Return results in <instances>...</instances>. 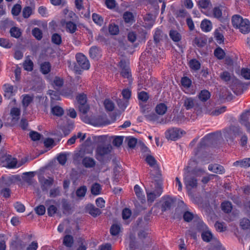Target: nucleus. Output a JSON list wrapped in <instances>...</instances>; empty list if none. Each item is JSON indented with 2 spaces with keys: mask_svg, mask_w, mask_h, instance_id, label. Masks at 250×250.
Here are the masks:
<instances>
[{
  "mask_svg": "<svg viewBox=\"0 0 250 250\" xmlns=\"http://www.w3.org/2000/svg\"><path fill=\"white\" fill-rule=\"evenodd\" d=\"M231 21L233 26L239 30L243 34H247L250 31V23L248 20L235 15L232 16Z\"/></svg>",
  "mask_w": 250,
  "mask_h": 250,
  "instance_id": "nucleus-1",
  "label": "nucleus"
},
{
  "mask_svg": "<svg viewBox=\"0 0 250 250\" xmlns=\"http://www.w3.org/2000/svg\"><path fill=\"white\" fill-rule=\"evenodd\" d=\"M207 226L202 222L200 221L198 224L197 229L199 231L203 230L201 236L204 241L209 242L213 238V235L208 230H206Z\"/></svg>",
  "mask_w": 250,
  "mask_h": 250,
  "instance_id": "nucleus-2",
  "label": "nucleus"
},
{
  "mask_svg": "<svg viewBox=\"0 0 250 250\" xmlns=\"http://www.w3.org/2000/svg\"><path fill=\"white\" fill-rule=\"evenodd\" d=\"M185 184L188 189L191 190L192 188H196L197 186V180L193 176L192 173L188 172L185 174Z\"/></svg>",
  "mask_w": 250,
  "mask_h": 250,
  "instance_id": "nucleus-3",
  "label": "nucleus"
},
{
  "mask_svg": "<svg viewBox=\"0 0 250 250\" xmlns=\"http://www.w3.org/2000/svg\"><path fill=\"white\" fill-rule=\"evenodd\" d=\"M112 146L108 145H99L96 150V157L99 159L110 152L112 150Z\"/></svg>",
  "mask_w": 250,
  "mask_h": 250,
  "instance_id": "nucleus-4",
  "label": "nucleus"
},
{
  "mask_svg": "<svg viewBox=\"0 0 250 250\" xmlns=\"http://www.w3.org/2000/svg\"><path fill=\"white\" fill-rule=\"evenodd\" d=\"M78 65L83 70H87L90 67V63L87 58L82 53L76 55Z\"/></svg>",
  "mask_w": 250,
  "mask_h": 250,
  "instance_id": "nucleus-5",
  "label": "nucleus"
},
{
  "mask_svg": "<svg viewBox=\"0 0 250 250\" xmlns=\"http://www.w3.org/2000/svg\"><path fill=\"white\" fill-rule=\"evenodd\" d=\"M183 131L177 128L169 129L166 132V137L171 140H175L181 137Z\"/></svg>",
  "mask_w": 250,
  "mask_h": 250,
  "instance_id": "nucleus-6",
  "label": "nucleus"
},
{
  "mask_svg": "<svg viewBox=\"0 0 250 250\" xmlns=\"http://www.w3.org/2000/svg\"><path fill=\"white\" fill-rule=\"evenodd\" d=\"M220 77L223 81L227 83L228 84H229L231 87L232 86V83H237V80L233 75L227 71H224L221 73Z\"/></svg>",
  "mask_w": 250,
  "mask_h": 250,
  "instance_id": "nucleus-7",
  "label": "nucleus"
},
{
  "mask_svg": "<svg viewBox=\"0 0 250 250\" xmlns=\"http://www.w3.org/2000/svg\"><path fill=\"white\" fill-rule=\"evenodd\" d=\"M119 65L122 69L121 75L124 78L129 79L131 77V74L128 62L125 60H121L119 62Z\"/></svg>",
  "mask_w": 250,
  "mask_h": 250,
  "instance_id": "nucleus-8",
  "label": "nucleus"
},
{
  "mask_svg": "<svg viewBox=\"0 0 250 250\" xmlns=\"http://www.w3.org/2000/svg\"><path fill=\"white\" fill-rule=\"evenodd\" d=\"M3 90L4 96L8 99L14 96L17 91L16 87H14L13 85L8 83L5 84L3 85Z\"/></svg>",
  "mask_w": 250,
  "mask_h": 250,
  "instance_id": "nucleus-9",
  "label": "nucleus"
},
{
  "mask_svg": "<svg viewBox=\"0 0 250 250\" xmlns=\"http://www.w3.org/2000/svg\"><path fill=\"white\" fill-rule=\"evenodd\" d=\"M2 162L3 166L9 168L16 167L17 164L16 159L9 155H6L3 157Z\"/></svg>",
  "mask_w": 250,
  "mask_h": 250,
  "instance_id": "nucleus-10",
  "label": "nucleus"
},
{
  "mask_svg": "<svg viewBox=\"0 0 250 250\" xmlns=\"http://www.w3.org/2000/svg\"><path fill=\"white\" fill-rule=\"evenodd\" d=\"M39 182L41 183L42 190L44 191L47 190L48 187L53 185L54 179L51 177H49L48 179H45L44 177H42L40 178Z\"/></svg>",
  "mask_w": 250,
  "mask_h": 250,
  "instance_id": "nucleus-11",
  "label": "nucleus"
},
{
  "mask_svg": "<svg viewBox=\"0 0 250 250\" xmlns=\"http://www.w3.org/2000/svg\"><path fill=\"white\" fill-rule=\"evenodd\" d=\"M62 14L63 15V19L61 20V23L62 26L64 25L66 22L69 21V20L73 19V17L75 14L72 11H70L67 8H65L62 11Z\"/></svg>",
  "mask_w": 250,
  "mask_h": 250,
  "instance_id": "nucleus-12",
  "label": "nucleus"
},
{
  "mask_svg": "<svg viewBox=\"0 0 250 250\" xmlns=\"http://www.w3.org/2000/svg\"><path fill=\"white\" fill-rule=\"evenodd\" d=\"M138 237L143 242H150V230L148 229H145L139 231Z\"/></svg>",
  "mask_w": 250,
  "mask_h": 250,
  "instance_id": "nucleus-13",
  "label": "nucleus"
},
{
  "mask_svg": "<svg viewBox=\"0 0 250 250\" xmlns=\"http://www.w3.org/2000/svg\"><path fill=\"white\" fill-rule=\"evenodd\" d=\"M162 193V188H160L155 192L146 191L147 202L148 203H152L154 201L155 199L157 197L160 196L161 195Z\"/></svg>",
  "mask_w": 250,
  "mask_h": 250,
  "instance_id": "nucleus-14",
  "label": "nucleus"
},
{
  "mask_svg": "<svg viewBox=\"0 0 250 250\" xmlns=\"http://www.w3.org/2000/svg\"><path fill=\"white\" fill-rule=\"evenodd\" d=\"M174 202L173 198L169 196L166 197L164 198V201L162 206V210L165 211L170 209Z\"/></svg>",
  "mask_w": 250,
  "mask_h": 250,
  "instance_id": "nucleus-15",
  "label": "nucleus"
},
{
  "mask_svg": "<svg viewBox=\"0 0 250 250\" xmlns=\"http://www.w3.org/2000/svg\"><path fill=\"white\" fill-rule=\"evenodd\" d=\"M196 104V100L192 97H185L184 99V106L187 110L193 108Z\"/></svg>",
  "mask_w": 250,
  "mask_h": 250,
  "instance_id": "nucleus-16",
  "label": "nucleus"
},
{
  "mask_svg": "<svg viewBox=\"0 0 250 250\" xmlns=\"http://www.w3.org/2000/svg\"><path fill=\"white\" fill-rule=\"evenodd\" d=\"M208 169L210 171L219 174L224 173L225 172L224 167L218 164L209 165Z\"/></svg>",
  "mask_w": 250,
  "mask_h": 250,
  "instance_id": "nucleus-17",
  "label": "nucleus"
},
{
  "mask_svg": "<svg viewBox=\"0 0 250 250\" xmlns=\"http://www.w3.org/2000/svg\"><path fill=\"white\" fill-rule=\"evenodd\" d=\"M233 166L234 167L248 168L250 167V158H245L242 160L236 161L233 163Z\"/></svg>",
  "mask_w": 250,
  "mask_h": 250,
  "instance_id": "nucleus-18",
  "label": "nucleus"
},
{
  "mask_svg": "<svg viewBox=\"0 0 250 250\" xmlns=\"http://www.w3.org/2000/svg\"><path fill=\"white\" fill-rule=\"evenodd\" d=\"M211 143V140L209 136H206L203 138L200 141L197 147V151H199L205 148Z\"/></svg>",
  "mask_w": 250,
  "mask_h": 250,
  "instance_id": "nucleus-19",
  "label": "nucleus"
},
{
  "mask_svg": "<svg viewBox=\"0 0 250 250\" xmlns=\"http://www.w3.org/2000/svg\"><path fill=\"white\" fill-rule=\"evenodd\" d=\"M250 116V113L249 111L242 113L240 116V122L247 127L248 131L249 130L248 120Z\"/></svg>",
  "mask_w": 250,
  "mask_h": 250,
  "instance_id": "nucleus-20",
  "label": "nucleus"
},
{
  "mask_svg": "<svg viewBox=\"0 0 250 250\" xmlns=\"http://www.w3.org/2000/svg\"><path fill=\"white\" fill-rule=\"evenodd\" d=\"M33 62L31 60L30 56H27L23 63L24 69L26 71H31L33 70Z\"/></svg>",
  "mask_w": 250,
  "mask_h": 250,
  "instance_id": "nucleus-21",
  "label": "nucleus"
},
{
  "mask_svg": "<svg viewBox=\"0 0 250 250\" xmlns=\"http://www.w3.org/2000/svg\"><path fill=\"white\" fill-rule=\"evenodd\" d=\"M21 114L20 109L17 107H13L11 109L10 115L12 117V121L13 123L17 122L19 119Z\"/></svg>",
  "mask_w": 250,
  "mask_h": 250,
  "instance_id": "nucleus-22",
  "label": "nucleus"
},
{
  "mask_svg": "<svg viewBox=\"0 0 250 250\" xmlns=\"http://www.w3.org/2000/svg\"><path fill=\"white\" fill-rule=\"evenodd\" d=\"M51 112L53 115L58 117L62 116L64 113L63 108L59 105H51Z\"/></svg>",
  "mask_w": 250,
  "mask_h": 250,
  "instance_id": "nucleus-23",
  "label": "nucleus"
},
{
  "mask_svg": "<svg viewBox=\"0 0 250 250\" xmlns=\"http://www.w3.org/2000/svg\"><path fill=\"white\" fill-rule=\"evenodd\" d=\"M89 55L93 59H98L101 55L100 49L96 46H92L90 48Z\"/></svg>",
  "mask_w": 250,
  "mask_h": 250,
  "instance_id": "nucleus-24",
  "label": "nucleus"
},
{
  "mask_svg": "<svg viewBox=\"0 0 250 250\" xmlns=\"http://www.w3.org/2000/svg\"><path fill=\"white\" fill-rule=\"evenodd\" d=\"M214 34V38L218 43L221 44L224 42V38L223 35V31L221 28L216 29Z\"/></svg>",
  "mask_w": 250,
  "mask_h": 250,
  "instance_id": "nucleus-25",
  "label": "nucleus"
},
{
  "mask_svg": "<svg viewBox=\"0 0 250 250\" xmlns=\"http://www.w3.org/2000/svg\"><path fill=\"white\" fill-rule=\"evenodd\" d=\"M198 97L200 101L206 102L210 98V93L207 90H202L198 95Z\"/></svg>",
  "mask_w": 250,
  "mask_h": 250,
  "instance_id": "nucleus-26",
  "label": "nucleus"
},
{
  "mask_svg": "<svg viewBox=\"0 0 250 250\" xmlns=\"http://www.w3.org/2000/svg\"><path fill=\"white\" fill-rule=\"evenodd\" d=\"M201 28L204 32H209L212 29L211 22L208 20H203L201 23Z\"/></svg>",
  "mask_w": 250,
  "mask_h": 250,
  "instance_id": "nucleus-27",
  "label": "nucleus"
},
{
  "mask_svg": "<svg viewBox=\"0 0 250 250\" xmlns=\"http://www.w3.org/2000/svg\"><path fill=\"white\" fill-rule=\"evenodd\" d=\"M197 4L200 8L204 9L210 8L212 6L210 0H199Z\"/></svg>",
  "mask_w": 250,
  "mask_h": 250,
  "instance_id": "nucleus-28",
  "label": "nucleus"
},
{
  "mask_svg": "<svg viewBox=\"0 0 250 250\" xmlns=\"http://www.w3.org/2000/svg\"><path fill=\"white\" fill-rule=\"evenodd\" d=\"M63 244L67 248H71L73 245L74 239L73 237L71 235H66L63 239Z\"/></svg>",
  "mask_w": 250,
  "mask_h": 250,
  "instance_id": "nucleus-29",
  "label": "nucleus"
},
{
  "mask_svg": "<svg viewBox=\"0 0 250 250\" xmlns=\"http://www.w3.org/2000/svg\"><path fill=\"white\" fill-rule=\"evenodd\" d=\"M83 164L86 167H93L95 165V161L93 158L85 157L83 160Z\"/></svg>",
  "mask_w": 250,
  "mask_h": 250,
  "instance_id": "nucleus-30",
  "label": "nucleus"
},
{
  "mask_svg": "<svg viewBox=\"0 0 250 250\" xmlns=\"http://www.w3.org/2000/svg\"><path fill=\"white\" fill-rule=\"evenodd\" d=\"M33 97L28 94L22 95V104L23 106L26 108L32 102Z\"/></svg>",
  "mask_w": 250,
  "mask_h": 250,
  "instance_id": "nucleus-31",
  "label": "nucleus"
},
{
  "mask_svg": "<svg viewBox=\"0 0 250 250\" xmlns=\"http://www.w3.org/2000/svg\"><path fill=\"white\" fill-rule=\"evenodd\" d=\"M102 188L101 185L98 183H94L91 188V192L93 195H98L101 193Z\"/></svg>",
  "mask_w": 250,
  "mask_h": 250,
  "instance_id": "nucleus-32",
  "label": "nucleus"
},
{
  "mask_svg": "<svg viewBox=\"0 0 250 250\" xmlns=\"http://www.w3.org/2000/svg\"><path fill=\"white\" fill-rule=\"evenodd\" d=\"M155 110L158 114L164 115L167 111V106L165 104L161 103L156 106Z\"/></svg>",
  "mask_w": 250,
  "mask_h": 250,
  "instance_id": "nucleus-33",
  "label": "nucleus"
},
{
  "mask_svg": "<svg viewBox=\"0 0 250 250\" xmlns=\"http://www.w3.org/2000/svg\"><path fill=\"white\" fill-rule=\"evenodd\" d=\"M88 210L89 214L94 217L99 215L101 213V211L99 208L92 205L88 207Z\"/></svg>",
  "mask_w": 250,
  "mask_h": 250,
  "instance_id": "nucleus-34",
  "label": "nucleus"
},
{
  "mask_svg": "<svg viewBox=\"0 0 250 250\" xmlns=\"http://www.w3.org/2000/svg\"><path fill=\"white\" fill-rule=\"evenodd\" d=\"M64 25H65L66 30L67 32H69L70 33H73L76 31L77 26L73 22L70 21L66 22L64 23Z\"/></svg>",
  "mask_w": 250,
  "mask_h": 250,
  "instance_id": "nucleus-35",
  "label": "nucleus"
},
{
  "mask_svg": "<svg viewBox=\"0 0 250 250\" xmlns=\"http://www.w3.org/2000/svg\"><path fill=\"white\" fill-rule=\"evenodd\" d=\"M10 33L12 37L19 38L21 35V29L17 27H12L10 30Z\"/></svg>",
  "mask_w": 250,
  "mask_h": 250,
  "instance_id": "nucleus-36",
  "label": "nucleus"
},
{
  "mask_svg": "<svg viewBox=\"0 0 250 250\" xmlns=\"http://www.w3.org/2000/svg\"><path fill=\"white\" fill-rule=\"evenodd\" d=\"M41 71L44 74H48L51 69V65L49 62H44L41 64Z\"/></svg>",
  "mask_w": 250,
  "mask_h": 250,
  "instance_id": "nucleus-37",
  "label": "nucleus"
},
{
  "mask_svg": "<svg viewBox=\"0 0 250 250\" xmlns=\"http://www.w3.org/2000/svg\"><path fill=\"white\" fill-rule=\"evenodd\" d=\"M87 191V188L85 186H82L78 188L76 191V194L79 198H83L85 196Z\"/></svg>",
  "mask_w": 250,
  "mask_h": 250,
  "instance_id": "nucleus-38",
  "label": "nucleus"
},
{
  "mask_svg": "<svg viewBox=\"0 0 250 250\" xmlns=\"http://www.w3.org/2000/svg\"><path fill=\"white\" fill-rule=\"evenodd\" d=\"M91 124L94 126H102L108 124L104 120L103 118L98 117L92 121Z\"/></svg>",
  "mask_w": 250,
  "mask_h": 250,
  "instance_id": "nucleus-39",
  "label": "nucleus"
},
{
  "mask_svg": "<svg viewBox=\"0 0 250 250\" xmlns=\"http://www.w3.org/2000/svg\"><path fill=\"white\" fill-rule=\"evenodd\" d=\"M92 20L97 24L101 26L104 23L103 18L99 14L93 13L92 14Z\"/></svg>",
  "mask_w": 250,
  "mask_h": 250,
  "instance_id": "nucleus-40",
  "label": "nucleus"
},
{
  "mask_svg": "<svg viewBox=\"0 0 250 250\" xmlns=\"http://www.w3.org/2000/svg\"><path fill=\"white\" fill-rule=\"evenodd\" d=\"M123 18L126 23H132L134 21V16L130 12H125L123 15Z\"/></svg>",
  "mask_w": 250,
  "mask_h": 250,
  "instance_id": "nucleus-41",
  "label": "nucleus"
},
{
  "mask_svg": "<svg viewBox=\"0 0 250 250\" xmlns=\"http://www.w3.org/2000/svg\"><path fill=\"white\" fill-rule=\"evenodd\" d=\"M169 36L170 38L175 42H179L181 39L180 34L177 31L175 30L170 31Z\"/></svg>",
  "mask_w": 250,
  "mask_h": 250,
  "instance_id": "nucleus-42",
  "label": "nucleus"
},
{
  "mask_svg": "<svg viewBox=\"0 0 250 250\" xmlns=\"http://www.w3.org/2000/svg\"><path fill=\"white\" fill-rule=\"evenodd\" d=\"M135 194L136 196L139 198V199L145 200V195L143 194V191H142L141 188L138 185H136L134 186V188Z\"/></svg>",
  "mask_w": 250,
  "mask_h": 250,
  "instance_id": "nucleus-43",
  "label": "nucleus"
},
{
  "mask_svg": "<svg viewBox=\"0 0 250 250\" xmlns=\"http://www.w3.org/2000/svg\"><path fill=\"white\" fill-rule=\"evenodd\" d=\"M121 231V226L118 224H113L110 228V233L112 235H117Z\"/></svg>",
  "mask_w": 250,
  "mask_h": 250,
  "instance_id": "nucleus-44",
  "label": "nucleus"
},
{
  "mask_svg": "<svg viewBox=\"0 0 250 250\" xmlns=\"http://www.w3.org/2000/svg\"><path fill=\"white\" fill-rule=\"evenodd\" d=\"M136 242L135 241V237L133 235H131L129 239V250H135L136 249Z\"/></svg>",
  "mask_w": 250,
  "mask_h": 250,
  "instance_id": "nucleus-45",
  "label": "nucleus"
},
{
  "mask_svg": "<svg viewBox=\"0 0 250 250\" xmlns=\"http://www.w3.org/2000/svg\"><path fill=\"white\" fill-rule=\"evenodd\" d=\"M214 55L219 60H222L224 58L225 53L224 50L220 48H217L214 52Z\"/></svg>",
  "mask_w": 250,
  "mask_h": 250,
  "instance_id": "nucleus-46",
  "label": "nucleus"
},
{
  "mask_svg": "<svg viewBox=\"0 0 250 250\" xmlns=\"http://www.w3.org/2000/svg\"><path fill=\"white\" fill-rule=\"evenodd\" d=\"M181 83L184 88L188 89L191 85V81L187 77H184L181 79Z\"/></svg>",
  "mask_w": 250,
  "mask_h": 250,
  "instance_id": "nucleus-47",
  "label": "nucleus"
},
{
  "mask_svg": "<svg viewBox=\"0 0 250 250\" xmlns=\"http://www.w3.org/2000/svg\"><path fill=\"white\" fill-rule=\"evenodd\" d=\"M51 40L53 43L57 45H59L62 43V37L60 35L57 33H54L52 35Z\"/></svg>",
  "mask_w": 250,
  "mask_h": 250,
  "instance_id": "nucleus-48",
  "label": "nucleus"
},
{
  "mask_svg": "<svg viewBox=\"0 0 250 250\" xmlns=\"http://www.w3.org/2000/svg\"><path fill=\"white\" fill-rule=\"evenodd\" d=\"M222 210L226 212L229 213L231 211L232 209L231 204L229 202H225L221 205Z\"/></svg>",
  "mask_w": 250,
  "mask_h": 250,
  "instance_id": "nucleus-49",
  "label": "nucleus"
},
{
  "mask_svg": "<svg viewBox=\"0 0 250 250\" xmlns=\"http://www.w3.org/2000/svg\"><path fill=\"white\" fill-rule=\"evenodd\" d=\"M189 65L191 69L197 70L200 68L201 64L199 61L193 59L189 62Z\"/></svg>",
  "mask_w": 250,
  "mask_h": 250,
  "instance_id": "nucleus-50",
  "label": "nucleus"
},
{
  "mask_svg": "<svg viewBox=\"0 0 250 250\" xmlns=\"http://www.w3.org/2000/svg\"><path fill=\"white\" fill-rule=\"evenodd\" d=\"M146 161L150 167H157L156 161L153 156L151 155L147 156L146 158Z\"/></svg>",
  "mask_w": 250,
  "mask_h": 250,
  "instance_id": "nucleus-51",
  "label": "nucleus"
},
{
  "mask_svg": "<svg viewBox=\"0 0 250 250\" xmlns=\"http://www.w3.org/2000/svg\"><path fill=\"white\" fill-rule=\"evenodd\" d=\"M88 0H75V5L76 8L80 11L83 9L84 4H86Z\"/></svg>",
  "mask_w": 250,
  "mask_h": 250,
  "instance_id": "nucleus-52",
  "label": "nucleus"
},
{
  "mask_svg": "<svg viewBox=\"0 0 250 250\" xmlns=\"http://www.w3.org/2000/svg\"><path fill=\"white\" fill-rule=\"evenodd\" d=\"M142 112L145 114V117L148 121H154L156 120L157 116L153 112H151L150 113H148V111H147V112L146 113V112L145 110H144Z\"/></svg>",
  "mask_w": 250,
  "mask_h": 250,
  "instance_id": "nucleus-53",
  "label": "nucleus"
},
{
  "mask_svg": "<svg viewBox=\"0 0 250 250\" xmlns=\"http://www.w3.org/2000/svg\"><path fill=\"white\" fill-rule=\"evenodd\" d=\"M104 105L108 111H112L114 109V104L110 100L106 99L104 102Z\"/></svg>",
  "mask_w": 250,
  "mask_h": 250,
  "instance_id": "nucleus-54",
  "label": "nucleus"
},
{
  "mask_svg": "<svg viewBox=\"0 0 250 250\" xmlns=\"http://www.w3.org/2000/svg\"><path fill=\"white\" fill-rule=\"evenodd\" d=\"M12 44L9 42V40L5 38H0V46L6 48H10Z\"/></svg>",
  "mask_w": 250,
  "mask_h": 250,
  "instance_id": "nucleus-55",
  "label": "nucleus"
},
{
  "mask_svg": "<svg viewBox=\"0 0 250 250\" xmlns=\"http://www.w3.org/2000/svg\"><path fill=\"white\" fill-rule=\"evenodd\" d=\"M32 14V9L29 6L25 7L22 10V16L24 18H29Z\"/></svg>",
  "mask_w": 250,
  "mask_h": 250,
  "instance_id": "nucleus-56",
  "label": "nucleus"
},
{
  "mask_svg": "<svg viewBox=\"0 0 250 250\" xmlns=\"http://www.w3.org/2000/svg\"><path fill=\"white\" fill-rule=\"evenodd\" d=\"M33 35L38 40H41L42 38V32L38 28H35L32 30Z\"/></svg>",
  "mask_w": 250,
  "mask_h": 250,
  "instance_id": "nucleus-57",
  "label": "nucleus"
},
{
  "mask_svg": "<svg viewBox=\"0 0 250 250\" xmlns=\"http://www.w3.org/2000/svg\"><path fill=\"white\" fill-rule=\"evenodd\" d=\"M196 217L193 213L188 211H185L183 215L184 219L186 222H190Z\"/></svg>",
  "mask_w": 250,
  "mask_h": 250,
  "instance_id": "nucleus-58",
  "label": "nucleus"
},
{
  "mask_svg": "<svg viewBox=\"0 0 250 250\" xmlns=\"http://www.w3.org/2000/svg\"><path fill=\"white\" fill-rule=\"evenodd\" d=\"M240 226L244 229H248L250 228V221L246 218H243L240 222Z\"/></svg>",
  "mask_w": 250,
  "mask_h": 250,
  "instance_id": "nucleus-59",
  "label": "nucleus"
},
{
  "mask_svg": "<svg viewBox=\"0 0 250 250\" xmlns=\"http://www.w3.org/2000/svg\"><path fill=\"white\" fill-rule=\"evenodd\" d=\"M60 195V189L59 187L52 188L49 191V196L50 197H56Z\"/></svg>",
  "mask_w": 250,
  "mask_h": 250,
  "instance_id": "nucleus-60",
  "label": "nucleus"
},
{
  "mask_svg": "<svg viewBox=\"0 0 250 250\" xmlns=\"http://www.w3.org/2000/svg\"><path fill=\"white\" fill-rule=\"evenodd\" d=\"M77 100L79 105L86 103V96L84 94H81L77 96Z\"/></svg>",
  "mask_w": 250,
  "mask_h": 250,
  "instance_id": "nucleus-61",
  "label": "nucleus"
},
{
  "mask_svg": "<svg viewBox=\"0 0 250 250\" xmlns=\"http://www.w3.org/2000/svg\"><path fill=\"white\" fill-rule=\"evenodd\" d=\"M241 75L245 79L250 80V69L248 68H243L241 70Z\"/></svg>",
  "mask_w": 250,
  "mask_h": 250,
  "instance_id": "nucleus-62",
  "label": "nucleus"
},
{
  "mask_svg": "<svg viewBox=\"0 0 250 250\" xmlns=\"http://www.w3.org/2000/svg\"><path fill=\"white\" fill-rule=\"evenodd\" d=\"M29 136L33 141H36L40 139L41 135L36 131H32L29 133Z\"/></svg>",
  "mask_w": 250,
  "mask_h": 250,
  "instance_id": "nucleus-63",
  "label": "nucleus"
},
{
  "mask_svg": "<svg viewBox=\"0 0 250 250\" xmlns=\"http://www.w3.org/2000/svg\"><path fill=\"white\" fill-rule=\"evenodd\" d=\"M123 140V136H116L113 141V144L116 146H119L122 144Z\"/></svg>",
  "mask_w": 250,
  "mask_h": 250,
  "instance_id": "nucleus-64",
  "label": "nucleus"
}]
</instances>
